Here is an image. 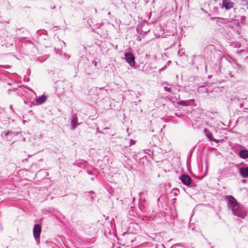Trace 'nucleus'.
<instances>
[{"mask_svg":"<svg viewBox=\"0 0 248 248\" xmlns=\"http://www.w3.org/2000/svg\"><path fill=\"white\" fill-rule=\"evenodd\" d=\"M224 199L227 202L228 209L231 210L234 216L241 218H244L247 216L245 208L239 203L232 196H225Z\"/></svg>","mask_w":248,"mask_h":248,"instance_id":"1","label":"nucleus"},{"mask_svg":"<svg viewBox=\"0 0 248 248\" xmlns=\"http://www.w3.org/2000/svg\"><path fill=\"white\" fill-rule=\"evenodd\" d=\"M41 232V227L39 224H35L33 229V233L37 244L40 243V235Z\"/></svg>","mask_w":248,"mask_h":248,"instance_id":"2","label":"nucleus"},{"mask_svg":"<svg viewBox=\"0 0 248 248\" xmlns=\"http://www.w3.org/2000/svg\"><path fill=\"white\" fill-rule=\"evenodd\" d=\"M124 59L126 62L130 64V66H133L135 64V58L134 55L131 52H126L124 54Z\"/></svg>","mask_w":248,"mask_h":248,"instance_id":"3","label":"nucleus"},{"mask_svg":"<svg viewBox=\"0 0 248 248\" xmlns=\"http://www.w3.org/2000/svg\"><path fill=\"white\" fill-rule=\"evenodd\" d=\"M205 62V59L202 55H194L193 59L191 62L192 65L198 64L199 65H202Z\"/></svg>","mask_w":248,"mask_h":248,"instance_id":"4","label":"nucleus"},{"mask_svg":"<svg viewBox=\"0 0 248 248\" xmlns=\"http://www.w3.org/2000/svg\"><path fill=\"white\" fill-rule=\"evenodd\" d=\"M234 2L232 0H223L221 5V8L225 9V10L228 11L233 7Z\"/></svg>","mask_w":248,"mask_h":248,"instance_id":"5","label":"nucleus"},{"mask_svg":"<svg viewBox=\"0 0 248 248\" xmlns=\"http://www.w3.org/2000/svg\"><path fill=\"white\" fill-rule=\"evenodd\" d=\"M179 179L181 180V182L188 187H191L192 184V180L191 178L186 174H182L179 177Z\"/></svg>","mask_w":248,"mask_h":248,"instance_id":"6","label":"nucleus"},{"mask_svg":"<svg viewBox=\"0 0 248 248\" xmlns=\"http://www.w3.org/2000/svg\"><path fill=\"white\" fill-rule=\"evenodd\" d=\"M178 104L183 106L196 107L197 106L195 100L193 99L181 100L178 102Z\"/></svg>","mask_w":248,"mask_h":248,"instance_id":"7","label":"nucleus"},{"mask_svg":"<svg viewBox=\"0 0 248 248\" xmlns=\"http://www.w3.org/2000/svg\"><path fill=\"white\" fill-rule=\"evenodd\" d=\"M204 133L206 137L209 140L213 141L217 143L219 142V140H218L214 139L213 137L212 133L209 130L207 129L206 128H204Z\"/></svg>","mask_w":248,"mask_h":248,"instance_id":"8","label":"nucleus"},{"mask_svg":"<svg viewBox=\"0 0 248 248\" xmlns=\"http://www.w3.org/2000/svg\"><path fill=\"white\" fill-rule=\"evenodd\" d=\"M162 84L166 85L164 87V89L165 91L170 93H173V92L171 89V88L174 86L173 83L169 84L166 81L162 82Z\"/></svg>","mask_w":248,"mask_h":248,"instance_id":"9","label":"nucleus"},{"mask_svg":"<svg viewBox=\"0 0 248 248\" xmlns=\"http://www.w3.org/2000/svg\"><path fill=\"white\" fill-rule=\"evenodd\" d=\"M78 117L77 116H74L72 117L71 120V129L74 130L78 125L80 124L78 123Z\"/></svg>","mask_w":248,"mask_h":248,"instance_id":"10","label":"nucleus"},{"mask_svg":"<svg viewBox=\"0 0 248 248\" xmlns=\"http://www.w3.org/2000/svg\"><path fill=\"white\" fill-rule=\"evenodd\" d=\"M239 173L241 176L243 178L248 177V168L242 167L239 170Z\"/></svg>","mask_w":248,"mask_h":248,"instance_id":"11","label":"nucleus"},{"mask_svg":"<svg viewBox=\"0 0 248 248\" xmlns=\"http://www.w3.org/2000/svg\"><path fill=\"white\" fill-rule=\"evenodd\" d=\"M239 156L243 159H247L248 158V150H242L239 151Z\"/></svg>","mask_w":248,"mask_h":248,"instance_id":"12","label":"nucleus"},{"mask_svg":"<svg viewBox=\"0 0 248 248\" xmlns=\"http://www.w3.org/2000/svg\"><path fill=\"white\" fill-rule=\"evenodd\" d=\"M98 94H102L103 96H107L108 94V91L105 87H101L97 91Z\"/></svg>","mask_w":248,"mask_h":248,"instance_id":"13","label":"nucleus"},{"mask_svg":"<svg viewBox=\"0 0 248 248\" xmlns=\"http://www.w3.org/2000/svg\"><path fill=\"white\" fill-rule=\"evenodd\" d=\"M46 100V97L45 95H42L39 96L36 100V102L38 104H42L44 103Z\"/></svg>","mask_w":248,"mask_h":248,"instance_id":"14","label":"nucleus"},{"mask_svg":"<svg viewBox=\"0 0 248 248\" xmlns=\"http://www.w3.org/2000/svg\"><path fill=\"white\" fill-rule=\"evenodd\" d=\"M87 173L88 174L90 175H93L94 177H96L97 175V170L95 168H94L92 171L88 170L87 171Z\"/></svg>","mask_w":248,"mask_h":248,"instance_id":"15","label":"nucleus"},{"mask_svg":"<svg viewBox=\"0 0 248 248\" xmlns=\"http://www.w3.org/2000/svg\"><path fill=\"white\" fill-rule=\"evenodd\" d=\"M10 133V132L9 130H5V131H3L1 133V136L2 137V136H7Z\"/></svg>","mask_w":248,"mask_h":248,"instance_id":"16","label":"nucleus"},{"mask_svg":"<svg viewBox=\"0 0 248 248\" xmlns=\"http://www.w3.org/2000/svg\"><path fill=\"white\" fill-rule=\"evenodd\" d=\"M237 68L238 70L240 71L241 72H243L245 71V67L241 65H237Z\"/></svg>","mask_w":248,"mask_h":248,"instance_id":"17","label":"nucleus"},{"mask_svg":"<svg viewBox=\"0 0 248 248\" xmlns=\"http://www.w3.org/2000/svg\"><path fill=\"white\" fill-rule=\"evenodd\" d=\"M215 18L219 19H221V20H222L223 21H225L226 20V19L223 18H221V17H216L212 18V19H215Z\"/></svg>","mask_w":248,"mask_h":248,"instance_id":"18","label":"nucleus"},{"mask_svg":"<svg viewBox=\"0 0 248 248\" xmlns=\"http://www.w3.org/2000/svg\"><path fill=\"white\" fill-rule=\"evenodd\" d=\"M178 54V55H179L180 56H182L185 54L184 52H181V51L180 50L179 51Z\"/></svg>","mask_w":248,"mask_h":248,"instance_id":"19","label":"nucleus"},{"mask_svg":"<svg viewBox=\"0 0 248 248\" xmlns=\"http://www.w3.org/2000/svg\"><path fill=\"white\" fill-rule=\"evenodd\" d=\"M150 144L152 145V146H155L156 145V143H155V142H153L152 143L151 142H150Z\"/></svg>","mask_w":248,"mask_h":248,"instance_id":"20","label":"nucleus"},{"mask_svg":"<svg viewBox=\"0 0 248 248\" xmlns=\"http://www.w3.org/2000/svg\"><path fill=\"white\" fill-rule=\"evenodd\" d=\"M152 138L153 140L157 139V137L155 136H153Z\"/></svg>","mask_w":248,"mask_h":248,"instance_id":"21","label":"nucleus"},{"mask_svg":"<svg viewBox=\"0 0 248 248\" xmlns=\"http://www.w3.org/2000/svg\"><path fill=\"white\" fill-rule=\"evenodd\" d=\"M91 176H92V177H91V179L92 181H93V180H94V178H95V177H94V176H93V175H91Z\"/></svg>","mask_w":248,"mask_h":248,"instance_id":"22","label":"nucleus"},{"mask_svg":"<svg viewBox=\"0 0 248 248\" xmlns=\"http://www.w3.org/2000/svg\"><path fill=\"white\" fill-rule=\"evenodd\" d=\"M27 89H28V90H30V91H31V92H33V91L32 90V89H31V88H27Z\"/></svg>","mask_w":248,"mask_h":248,"instance_id":"23","label":"nucleus"},{"mask_svg":"<svg viewBox=\"0 0 248 248\" xmlns=\"http://www.w3.org/2000/svg\"><path fill=\"white\" fill-rule=\"evenodd\" d=\"M10 108L11 109H12L13 106L12 105H10Z\"/></svg>","mask_w":248,"mask_h":248,"instance_id":"24","label":"nucleus"},{"mask_svg":"<svg viewBox=\"0 0 248 248\" xmlns=\"http://www.w3.org/2000/svg\"><path fill=\"white\" fill-rule=\"evenodd\" d=\"M174 114H175V116H178V117H179V115H178L177 114V113H174Z\"/></svg>","mask_w":248,"mask_h":248,"instance_id":"25","label":"nucleus"},{"mask_svg":"<svg viewBox=\"0 0 248 248\" xmlns=\"http://www.w3.org/2000/svg\"><path fill=\"white\" fill-rule=\"evenodd\" d=\"M62 44H63V45H64V46H65V43H64V42H62Z\"/></svg>","mask_w":248,"mask_h":248,"instance_id":"26","label":"nucleus"},{"mask_svg":"<svg viewBox=\"0 0 248 248\" xmlns=\"http://www.w3.org/2000/svg\"><path fill=\"white\" fill-rule=\"evenodd\" d=\"M55 6H54V7H53V8H52V9H55Z\"/></svg>","mask_w":248,"mask_h":248,"instance_id":"27","label":"nucleus"},{"mask_svg":"<svg viewBox=\"0 0 248 248\" xmlns=\"http://www.w3.org/2000/svg\"><path fill=\"white\" fill-rule=\"evenodd\" d=\"M92 199H94V198H93V197H92Z\"/></svg>","mask_w":248,"mask_h":248,"instance_id":"28","label":"nucleus"}]
</instances>
